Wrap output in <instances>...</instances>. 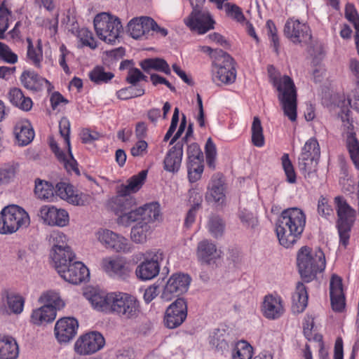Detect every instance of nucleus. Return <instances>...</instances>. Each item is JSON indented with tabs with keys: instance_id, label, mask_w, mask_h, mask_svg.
Here are the masks:
<instances>
[{
	"instance_id": "nucleus-1",
	"label": "nucleus",
	"mask_w": 359,
	"mask_h": 359,
	"mask_svg": "<svg viewBox=\"0 0 359 359\" xmlns=\"http://www.w3.org/2000/svg\"><path fill=\"white\" fill-rule=\"evenodd\" d=\"M306 215L299 208L284 210L276 224V231L279 243L288 248L297 243L304 230Z\"/></svg>"
},
{
	"instance_id": "nucleus-2",
	"label": "nucleus",
	"mask_w": 359,
	"mask_h": 359,
	"mask_svg": "<svg viewBox=\"0 0 359 359\" xmlns=\"http://www.w3.org/2000/svg\"><path fill=\"white\" fill-rule=\"evenodd\" d=\"M297 264L301 278L309 283L325 270V254L320 248L313 250L308 246H303L297 252Z\"/></svg>"
},
{
	"instance_id": "nucleus-3",
	"label": "nucleus",
	"mask_w": 359,
	"mask_h": 359,
	"mask_svg": "<svg viewBox=\"0 0 359 359\" xmlns=\"http://www.w3.org/2000/svg\"><path fill=\"white\" fill-rule=\"evenodd\" d=\"M39 302L44 305L34 310L31 315L32 323L37 325L53 321L56 317V310L65 306L59 294L54 291L43 293Z\"/></svg>"
},
{
	"instance_id": "nucleus-4",
	"label": "nucleus",
	"mask_w": 359,
	"mask_h": 359,
	"mask_svg": "<svg viewBox=\"0 0 359 359\" xmlns=\"http://www.w3.org/2000/svg\"><path fill=\"white\" fill-rule=\"evenodd\" d=\"M334 201L338 217L337 228L339 236V242L346 248L349 243L350 233L355 222V211L343 196H336Z\"/></svg>"
},
{
	"instance_id": "nucleus-5",
	"label": "nucleus",
	"mask_w": 359,
	"mask_h": 359,
	"mask_svg": "<svg viewBox=\"0 0 359 359\" xmlns=\"http://www.w3.org/2000/svg\"><path fill=\"white\" fill-rule=\"evenodd\" d=\"M93 23L97 36L110 44L115 43L123 30L120 19L107 13L97 14Z\"/></svg>"
},
{
	"instance_id": "nucleus-6",
	"label": "nucleus",
	"mask_w": 359,
	"mask_h": 359,
	"mask_svg": "<svg viewBox=\"0 0 359 359\" xmlns=\"http://www.w3.org/2000/svg\"><path fill=\"white\" fill-rule=\"evenodd\" d=\"M29 224L27 212L18 205L6 206L0 212V233H13L22 226H27Z\"/></svg>"
},
{
	"instance_id": "nucleus-7",
	"label": "nucleus",
	"mask_w": 359,
	"mask_h": 359,
	"mask_svg": "<svg viewBox=\"0 0 359 359\" xmlns=\"http://www.w3.org/2000/svg\"><path fill=\"white\" fill-rule=\"evenodd\" d=\"M160 217V205L157 202L145 204L144 205L124 213L117 218L119 225L128 226L136 220H141L149 224L158 220Z\"/></svg>"
},
{
	"instance_id": "nucleus-8",
	"label": "nucleus",
	"mask_w": 359,
	"mask_h": 359,
	"mask_svg": "<svg viewBox=\"0 0 359 359\" xmlns=\"http://www.w3.org/2000/svg\"><path fill=\"white\" fill-rule=\"evenodd\" d=\"M164 259L163 252L161 250H151L144 254V260L136 268L137 277L142 280H149L158 276L160 264Z\"/></svg>"
},
{
	"instance_id": "nucleus-9",
	"label": "nucleus",
	"mask_w": 359,
	"mask_h": 359,
	"mask_svg": "<svg viewBox=\"0 0 359 359\" xmlns=\"http://www.w3.org/2000/svg\"><path fill=\"white\" fill-rule=\"evenodd\" d=\"M111 313L125 319H135L140 313L137 299L127 293H116Z\"/></svg>"
},
{
	"instance_id": "nucleus-10",
	"label": "nucleus",
	"mask_w": 359,
	"mask_h": 359,
	"mask_svg": "<svg viewBox=\"0 0 359 359\" xmlns=\"http://www.w3.org/2000/svg\"><path fill=\"white\" fill-rule=\"evenodd\" d=\"M201 6H192L193 11L184 22L191 31L203 34L214 29L215 22L209 11L201 9Z\"/></svg>"
},
{
	"instance_id": "nucleus-11",
	"label": "nucleus",
	"mask_w": 359,
	"mask_h": 359,
	"mask_svg": "<svg viewBox=\"0 0 359 359\" xmlns=\"http://www.w3.org/2000/svg\"><path fill=\"white\" fill-rule=\"evenodd\" d=\"M103 336L98 332L81 335L75 342L74 351L81 355H90L100 350L104 345Z\"/></svg>"
},
{
	"instance_id": "nucleus-12",
	"label": "nucleus",
	"mask_w": 359,
	"mask_h": 359,
	"mask_svg": "<svg viewBox=\"0 0 359 359\" xmlns=\"http://www.w3.org/2000/svg\"><path fill=\"white\" fill-rule=\"evenodd\" d=\"M284 34L294 43L309 44L312 38L309 27L293 18L287 20L284 27Z\"/></svg>"
},
{
	"instance_id": "nucleus-13",
	"label": "nucleus",
	"mask_w": 359,
	"mask_h": 359,
	"mask_svg": "<svg viewBox=\"0 0 359 359\" xmlns=\"http://www.w3.org/2000/svg\"><path fill=\"white\" fill-rule=\"evenodd\" d=\"M191 278L188 274L175 273L167 281L161 294V297L170 301L174 297L187 292Z\"/></svg>"
},
{
	"instance_id": "nucleus-14",
	"label": "nucleus",
	"mask_w": 359,
	"mask_h": 359,
	"mask_svg": "<svg viewBox=\"0 0 359 359\" xmlns=\"http://www.w3.org/2000/svg\"><path fill=\"white\" fill-rule=\"evenodd\" d=\"M187 316V304L183 298H177L166 309L164 323L170 329L179 327Z\"/></svg>"
},
{
	"instance_id": "nucleus-15",
	"label": "nucleus",
	"mask_w": 359,
	"mask_h": 359,
	"mask_svg": "<svg viewBox=\"0 0 359 359\" xmlns=\"http://www.w3.org/2000/svg\"><path fill=\"white\" fill-rule=\"evenodd\" d=\"M154 27H157V23L151 18L136 17L128 23V32L135 39H147Z\"/></svg>"
},
{
	"instance_id": "nucleus-16",
	"label": "nucleus",
	"mask_w": 359,
	"mask_h": 359,
	"mask_svg": "<svg viewBox=\"0 0 359 359\" xmlns=\"http://www.w3.org/2000/svg\"><path fill=\"white\" fill-rule=\"evenodd\" d=\"M99 241L107 248L116 252H128L130 246L128 239L109 229H101L97 233Z\"/></svg>"
},
{
	"instance_id": "nucleus-17",
	"label": "nucleus",
	"mask_w": 359,
	"mask_h": 359,
	"mask_svg": "<svg viewBox=\"0 0 359 359\" xmlns=\"http://www.w3.org/2000/svg\"><path fill=\"white\" fill-rule=\"evenodd\" d=\"M37 215L44 223L50 226H65L69 222V215L63 209H57L52 205L42 206Z\"/></svg>"
},
{
	"instance_id": "nucleus-18",
	"label": "nucleus",
	"mask_w": 359,
	"mask_h": 359,
	"mask_svg": "<svg viewBox=\"0 0 359 359\" xmlns=\"http://www.w3.org/2000/svg\"><path fill=\"white\" fill-rule=\"evenodd\" d=\"M79 323L74 318L65 317L58 320L55 325V335L60 343H67L76 334Z\"/></svg>"
},
{
	"instance_id": "nucleus-19",
	"label": "nucleus",
	"mask_w": 359,
	"mask_h": 359,
	"mask_svg": "<svg viewBox=\"0 0 359 359\" xmlns=\"http://www.w3.org/2000/svg\"><path fill=\"white\" fill-rule=\"evenodd\" d=\"M196 256L202 264L212 266L221 257V251L214 243L205 239L198 243Z\"/></svg>"
},
{
	"instance_id": "nucleus-20",
	"label": "nucleus",
	"mask_w": 359,
	"mask_h": 359,
	"mask_svg": "<svg viewBox=\"0 0 359 359\" xmlns=\"http://www.w3.org/2000/svg\"><path fill=\"white\" fill-rule=\"evenodd\" d=\"M63 272H57L61 278L72 284L77 285L86 280L90 275L88 269L81 262H74L62 269Z\"/></svg>"
},
{
	"instance_id": "nucleus-21",
	"label": "nucleus",
	"mask_w": 359,
	"mask_h": 359,
	"mask_svg": "<svg viewBox=\"0 0 359 359\" xmlns=\"http://www.w3.org/2000/svg\"><path fill=\"white\" fill-rule=\"evenodd\" d=\"M278 99L286 116L291 121H295L297 116V91H279Z\"/></svg>"
},
{
	"instance_id": "nucleus-22",
	"label": "nucleus",
	"mask_w": 359,
	"mask_h": 359,
	"mask_svg": "<svg viewBox=\"0 0 359 359\" xmlns=\"http://www.w3.org/2000/svg\"><path fill=\"white\" fill-rule=\"evenodd\" d=\"M283 300L279 296L273 294L264 297L262 312L264 317L270 320L279 318L284 313Z\"/></svg>"
},
{
	"instance_id": "nucleus-23",
	"label": "nucleus",
	"mask_w": 359,
	"mask_h": 359,
	"mask_svg": "<svg viewBox=\"0 0 359 359\" xmlns=\"http://www.w3.org/2000/svg\"><path fill=\"white\" fill-rule=\"evenodd\" d=\"M183 156V143L177 142L168 151L164 161V169L172 173L177 172L180 168Z\"/></svg>"
},
{
	"instance_id": "nucleus-24",
	"label": "nucleus",
	"mask_w": 359,
	"mask_h": 359,
	"mask_svg": "<svg viewBox=\"0 0 359 359\" xmlns=\"http://www.w3.org/2000/svg\"><path fill=\"white\" fill-rule=\"evenodd\" d=\"M23 86L27 90H52L54 87L46 79L40 76L34 71H24L20 76Z\"/></svg>"
},
{
	"instance_id": "nucleus-25",
	"label": "nucleus",
	"mask_w": 359,
	"mask_h": 359,
	"mask_svg": "<svg viewBox=\"0 0 359 359\" xmlns=\"http://www.w3.org/2000/svg\"><path fill=\"white\" fill-rule=\"evenodd\" d=\"M102 267L109 276L120 280H126L130 272L126 264L122 260L118 259H103Z\"/></svg>"
},
{
	"instance_id": "nucleus-26",
	"label": "nucleus",
	"mask_w": 359,
	"mask_h": 359,
	"mask_svg": "<svg viewBox=\"0 0 359 359\" xmlns=\"http://www.w3.org/2000/svg\"><path fill=\"white\" fill-rule=\"evenodd\" d=\"M320 156L299 155L298 158V165L300 171L304 177L309 182H313L317 179V165Z\"/></svg>"
},
{
	"instance_id": "nucleus-27",
	"label": "nucleus",
	"mask_w": 359,
	"mask_h": 359,
	"mask_svg": "<svg viewBox=\"0 0 359 359\" xmlns=\"http://www.w3.org/2000/svg\"><path fill=\"white\" fill-rule=\"evenodd\" d=\"M135 203V198L131 195L117 193V196L111 201V207L119 217L124 213H128L130 210H133L132 208Z\"/></svg>"
},
{
	"instance_id": "nucleus-28",
	"label": "nucleus",
	"mask_w": 359,
	"mask_h": 359,
	"mask_svg": "<svg viewBox=\"0 0 359 359\" xmlns=\"http://www.w3.org/2000/svg\"><path fill=\"white\" fill-rule=\"evenodd\" d=\"M116 293L95 292L89 300L97 311L111 313Z\"/></svg>"
},
{
	"instance_id": "nucleus-29",
	"label": "nucleus",
	"mask_w": 359,
	"mask_h": 359,
	"mask_svg": "<svg viewBox=\"0 0 359 359\" xmlns=\"http://www.w3.org/2000/svg\"><path fill=\"white\" fill-rule=\"evenodd\" d=\"M270 81L276 90H296L293 80L287 75H281L273 65L267 67Z\"/></svg>"
},
{
	"instance_id": "nucleus-30",
	"label": "nucleus",
	"mask_w": 359,
	"mask_h": 359,
	"mask_svg": "<svg viewBox=\"0 0 359 359\" xmlns=\"http://www.w3.org/2000/svg\"><path fill=\"white\" fill-rule=\"evenodd\" d=\"M18 354V345L13 337H0V359H16Z\"/></svg>"
},
{
	"instance_id": "nucleus-31",
	"label": "nucleus",
	"mask_w": 359,
	"mask_h": 359,
	"mask_svg": "<svg viewBox=\"0 0 359 359\" xmlns=\"http://www.w3.org/2000/svg\"><path fill=\"white\" fill-rule=\"evenodd\" d=\"M147 170H143L137 175H133L127 181V184H121L118 188L117 193H123V194H130L137 192L142 187L147 175Z\"/></svg>"
},
{
	"instance_id": "nucleus-32",
	"label": "nucleus",
	"mask_w": 359,
	"mask_h": 359,
	"mask_svg": "<svg viewBox=\"0 0 359 359\" xmlns=\"http://www.w3.org/2000/svg\"><path fill=\"white\" fill-rule=\"evenodd\" d=\"M50 257L55 263L57 272H63L62 269H66L67 265L71 263L75 257L71 248L66 249H57L55 252H50Z\"/></svg>"
},
{
	"instance_id": "nucleus-33",
	"label": "nucleus",
	"mask_w": 359,
	"mask_h": 359,
	"mask_svg": "<svg viewBox=\"0 0 359 359\" xmlns=\"http://www.w3.org/2000/svg\"><path fill=\"white\" fill-rule=\"evenodd\" d=\"M140 66L147 73H150L151 70H155L163 72L166 75L171 74L168 62L164 59L160 57L144 59L140 62Z\"/></svg>"
},
{
	"instance_id": "nucleus-34",
	"label": "nucleus",
	"mask_w": 359,
	"mask_h": 359,
	"mask_svg": "<svg viewBox=\"0 0 359 359\" xmlns=\"http://www.w3.org/2000/svg\"><path fill=\"white\" fill-rule=\"evenodd\" d=\"M134 222L136 224L132 227L130 232L132 241L135 243H145L152 231L151 224L140 219Z\"/></svg>"
},
{
	"instance_id": "nucleus-35",
	"label": "nucleus",
	"mask_w": 359,
	"mask_h": 359,
	"mask_svg": "<svg viewBox=\"0 0 359 359\" xmlns=\"http://www.w3.org/2000/svg\"><path fill=\"white\" fill-rule=\"evenodd\" d=\"M14 134L20 146L27 145L34 137V130L29 122L17 123L14 128Z\"/></svg>"
},
{
	"instance_id": "nucleus-36",
	"label": "nucleus",
	"mask_w": 359,
	"mask_h": 359,
	"mask_svg": "<svg viewBox=\"0 0 359 359\" xmlns=\"http://www.w3.org/2000/svg\"><path fill=\"white\" fill-rule=\"evenodd\" d=\"M236 77L235 67L212 69V80L218 86L233 83Z\"/></svg>"
},
{
	"instance_id": "nucleus-37",
	"label": "nucleus",
	"mask_w": 359,
	"mask_h": 359,
	"mask_svg": "<svg viewBox=\"0 0 359 359\" xmlns=\"http://www.w3.org/2000/svg\"><path fill=\"white\" fill-rule=\"evenodd\" d=\"M223 182L221 179L212 180L205 194V200L209 203H222L224 200Z\"/></svg>"
},
{
	"instance_id": "nucleus-38",
	"label": "nucleus",
	"mask_w": 359,
	"mask_h": 359,
	"mask_svg": "<svg viewBox=\"0 0 359 359\" xmlns=\"http://www.w3.org/2000/svg\"><path fill=\"white\" fill-rule=\"evenodd\" d=\"M229 334L224 329H215L209 337L210 344L218 352L223 353L229 348Z\"/></svg>"
},
{
	"instance_id": "nucleus-39",
	"label": "nucleus",
	"mask_w": 359,
	"mask_h": 359,
	"mask_svg": "<svg viewBox=\"0 0 359 359\" xmlns=\"http://www.w3.org/2000/svg\"><path fill=\"white\" fill-rule=\"evenodd\" d=\"M7 97L14 107L22 111H29L32 108V99L26 97L22 91H8Z\"/></svg>"
},
{
	"instance_id": "nucleus-40",
	"label": "nucleus",
	"mask_w": 359,
	"mask_h": 359,
	"mask_svg": "<svg viewBox=\"0 0 359 359\" xmlns=\"http://www.w3.org/2000/svg\"><path fill=\"white\" fill-rule=\"evenodd\" d=\"M346 145L353 164L359 170V140L353 130L346 133Z\"/></svg>"
},
{
	"instance_id": "nucleus-41",
	"label": "nucleus",
	"mask_w": 359,
	"mask_h": 359,
	"mask_svg": "<svg viewBox=\"0 0 359 359\" xmlns=\"http://www.w3.org/2000/svg\"><path fill=\"white\" fill-rule=\"evenodd\" d=\"M34 193L40 199L53 201L54 198V187L46 181L37 179L35 181Z\"/></svg>"
},
{
	"instance_id": "nucleus-42",
	"label": "nucleus",
	"mask_w": 359,
	"mask_h": 359,
	"mask_svg": "<svg viewBox=\"0 0 359 359\" xmlns=\"http://www.w3.org/2000/svg\"><path fill=\"white\" fill-rule=\"evenodd\" d=\"M253 348L246 341H238L232 351V359H252Z\"/></svg>"
},
{
	"instance_id": "nucleus-43",
	"label": "nucleus",
	"mask_w": 359,
	"mask_h": 359,
	"mask_svg": "<svg viewBox=\"0 0 359 359\" xmlns=\"http://www.w3.org/2000/svg\"><path fill=\"white\" fill-rule=\"evenodd\" d=\"M292 298L297 307V312H303L308 304V293L305 285L302 283H297Z\"/></svg>"
},
{
	"instance_id": "nucleus-44",
	"label": "nucleus",
	"mask_w": 359,
	"mask_h": 359,
	"mask_svg": "<svg viewBox=\"0 0 359 359\" xmlns=\"http://www.w3.org/2000/svg\"><path fill=\"white\" fill-rule=\"evenodd\" d=\"M234 67L233 59L222 49H215L212 60V69Z\"/></svg>"
},
{
	"instance_id": "nucleus-45",
	"label": "nucleus",
	"mask_w": 359,
	"mask_h": 359,
	"mask_svg": "<svg viewBox=\"0 0 359 359\" xmlns=\"http://www.w3.org/2000/svg\"><path fill=\"white\" fill-rule=\"evenodd\" d=\"M18 170V164L14 163H8L0 167V185H6L13 182Z\"/></svg>"
},
{
	"instance_id": "nucleus-46",
	"label": "nucleus",
	"mask_w": 359,
	"mask_h": 359,
	"mask_svg": "<svg viewBox=\"0 0 359 359\" xmlns=\"http://www.w3.org/2000/svg\"><path fill=\"white\" fill-rule=\"evenodd\" d=\"M252 142L257 147H262L264 145V137L261 121L258 116H255L252 124Z\"/></svg>"
},
{
	"instance_id": "nucleus-47",
	"label": "nucleus",
	"mask_w": 359,
	"mask_h": 359,
	"mask_svg": "<svg viewBox=\"0 0 359 359\" xmlns=\"http://www.w3.org/2000/svg\"><path fill=\"white\" fill-rule=\"evenodd\" d=\"M208 226L210 234L214 238H218L223 236L225 229V224L219 216H211L209 219Z\"/></svg>"
},
{
	"instance_id": "nucleus-48",
	"label": "nucleus",
	"mask_w": 359,
	"mask_h": 359,
	"mask_svg": "<svg viewBox=\"0 0 359 359\" xmlns=\"http://www.w3.org/2000/svg\"><path fill=\"white\" fill-rule=\"evenodd\" d=\"M114 76L113 73L105 72L102 67H96L89 74L90 80L96 84L106 83Z\"/></svg>"
},
{
	"instance_id": "nucleus-49",
	"label": "nucleus",
	"mask_w": 359,
	"mask_h": 359,
	"mask_svg": "<svg viewBox=\"0 0 359 359\" xmlns=\"http://www.w3.org/2000/svg\"><path fill=\"white\" fill-rule=\"evenodd\" d=\"M203 161L187 162L188 177L190 182L198 181L203 171Z\"/></svg>"
},
{
	"instance_id": "nucleus-50",
	"label": "nucleus",
	"mask_w": 359,
	"mask_h": 359,
	"mask_svg": "<svg viewBox=\"0 0 359 359\" xmlns=\"http://www.w3.org/2000/svg\"><path fill=\"white\" fill-rule=\"evenodd\" d=\"M238 217L246 228L254 229L258 224L257 216L251 211L247 209H241L238 212Z\"/></svg>"
},
{
	"instance_id": "nucleus-51",
	"label": "nucleus",
	"mask_w": 359,
	"mask_h": 359,
	"mask_svg": "<svg viewBox=\"0 0 359 359\" xmlns=\"http://www.w3.org/2000/svg\"><path fill=\"white\" fill-rule=\"evenodd\" d=\"M281 161L284 172L287 177V181L291 184L295 183L297 180L296 173L292 162L289 158V155L284 154L281 157Z\"/></svg>"
},
{
	"instance_id": "nucleus-52",
	"label": "nucleus",
	"mask_w": 359,
	"mask_h": 359,
	"mask_svg": "<svg viewBox=\"0 0 359 359\" xmlns=\"http://www.w3.org/2000/svg\"><path fill=\"white\" fill-rule=\"evenodd\" d=\"M314 154L315 156H320V150L317 140L311 137L306 142L300 155L311 157Z\"/></svg>"
},
{
	"instance_id": "nucleus-53",
	"label": "nucleus",
	"mask_w": 359,
	"mask_h": 359,
	"mask_svg": "<svg viewBox=\"0 0 359 359\" xmlns=\"http://www.w3.org/2000/svg\"><path fill=\"white\" fill-rule=\"evenodd\" d=\"M73 192L72 187L65 182H59L54 187V196H59L68 202Z\"/></svg>"
},
{
	"instance_id": "nucleus-54",
	"label": "nucleus",
	"mask_w": 359,
	"mask_h": 359,
	"mask_svg": "<svg viewBox=\"0 0 359 359\" xmlns=\"http://www.w3.org/2000/svg\"><path fill=\"white\" fill-rule=\"evenodd\" d=\"M206 162L210 168H215V161L217 155L216 146L211 137H209L205 147Z\"/></svg>"
},
{
	"instance_id": "nucleus-55",
	"label": "nucleus",
	"mask_w": 359,
	"mask_h": 359,
	"mask_svg": "<svg viewBox=\"0 0 359 359\" xmlns=\"http://www.w3.org/2000/svg\"><path fill=\"white\" fill-rule=\"evenodd\" d=\"M147 79L148 77L136 67H130L126 78V81L133 86L142 81H147Z\"/></svg>"
},
{
	"instance_id": "nucleus-56",
	"label": "nucleus",
	"mask_w": 359,
	"mask_h": 359,
	"mask_svg": "<svg viewBox=\"0 0 359 359\" xmlns=\"http://www.w3.org/2000/svg\"><path fill=\"white\" fill-rule=\"evenodd\" d=\"M78 37L85 46H88L92 49L97 47V43L93 36V33L87 28H81L78 32Z\"/></svg>"
},
{
	"instance_id": "nucleus-57",
	"label": "nucleus",
	"mask_w": 359,
	"mask_h": 359,
	"mask_svg": "<svg viewBox=\"0 0 359 359\" xmlns=\"http://www.w3.org/2000/svg\"><path fill=\"white\" fill-rule=\"evenodd\" d=\"M50 240L53 245L51 252H55L57 249H66L70 248L67 244V237L61 232H53L50 235Z\"/></svg>"
},
{
	"instance_id": "nucleus-58",
	"label": "nucleus",
	"mask_w": 359,
	"mask_h": 359,
	"mask_svg": "<svg viewBox=\"0 0 359 359\" xmlns=\"http://www.w3.org/2000/svg\"><path fill=\"white\" fill-rule=\"evenodd\" d=\"M0 58L10 64H15L18 62V55L11 50L8 45L2 42H0Z\"/></svg>"
},
{
	"instance_id": "nucleus-59",
	"label": "nucleus",
	"mask_w": 359,
	"mask_h": 359,
	"mask_svg": "<svg viewBox=\"0 0 359 359\" xmlns=\"http://www.w3.org/2000/svg\"><path fill=\"white\" fill-rule=\"evenodd\" d=\"M10 310L15 313H20L24 306V299L19 295H10L7 298Z\"/></svg>"
},
{
	"instance_id": "nucleus-60",
	"label": "nucleus",
	"mask_w": 359,
	"mask_h": 359,
	"mask_svg": "<svg viewBox=\"0 0 359 359\" xmlns=\"http://www.w3.org/2000/svg\"><path fill=\"white\" fill-rule=\"evenodd\" d=\"M68 154H69V158H67L65 155V159H59L60 161H62L65 165V169L67 170V172H74L76 175H80V171L78 168V163L74 158L71 147H68Z\"/></svg>"
},
{
	"instance_id": "nucleus-61",
	"label": "nucleus",
	"mask_w": 359,
	"mask_h": 359,
	"mask_svg": "<svg viewBox=\"0 0 359 359\" xmlns=\"http://www.w3.org/2000/svg\"><path fill=\"white\" fill-rule=\"evenodd\" d=\"M188 162L203 161V154L196 143H192L187 149Z\"/></svg>"
},
{
	"instance_id": "nucleus-62",
	"label": "nucleus",
	"mask_w": 359,
	"mask_h": 359,
	"mask_svg": "<svg viewBox=\"0 0 359 359\" xmlns=\"http://www.w3.org/2000/svg\"><path fill=\"white\" fill-rule=\"evenodd\" d=\"M226 15L238 22H243L245 20V16L243 14L241 9L236 4L226 3L224 5Z\"/></svg>"
},
{
	"instance_id": "nucleus-63",
	"label": "nucleus",
	"mask_w": 359,
	"mask_h": 359,
	"mask_svg": "<svg viewBox=\"0 0 359 359\" xmlns=\"http://www.w3.org/2000/svg\"><path fill=\"white\" fill-rule=\"evenodd\" d=\"M345 15L347 20L353 24L355 29V32L359 33V16L353 5H346Z\"/></svg>"
},
{
	"instance_id": "nucleus-64",
	"label": "nucleus",
	"mask_w": 359,
	"mask_h": 359,
	"mask_svg": "<svg viewBox=\"0 0 359 359\" xmlns=\"http://www.w3.org/2000/svg\"><path fill=\"white\" fill-rule=\"evenodd\" d=\"M343 293L342 279L339 276L333 274L330 282V296Z\"/></svg>"
}]
</instances>
